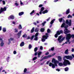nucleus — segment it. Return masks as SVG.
Segmentation results:
<instances>
[{"mask_svg": "<svg viewBox=\"0 0 74 74\" xmlns=\"http://www.w3.org/2000/svg\"><path fill=\"white\" fill-rule=\"evenodd\" d=\"M66 36V39L68 42H70V39L71 38H74V34H72L71 35L70 34H68L65 35Z\"/></svg>", "mask_w": 74, "mask_h": 74, "instance_id": "1", "label": "nucleus"}, {"mask_svg": "<svg viewBox=\"0 0 74 74\" xmlns=\"http://www.w3.org/2000/svg\"><path fill=\"white\" fill-rule=\"evenodd\" d=\"M63 59L64 60V62H63V66H67V65H70V64H71V63L69 60H67L64 59L63 58Z\"/></svg>", "mask_w": 74, "mask_h": 74, "instance_id": "2", "label": "nucleus"}, {"mask_svg": "<svg viewBox=\"0 0 74 74\" xmlns=\"http://www.w3.org/2000/svg\"><path fill=\"white\" fill-rule=\"evenodd\" d=\"M74 58V55L73 54H72L71 56H65L63 57V59L66 58V59H69L70 60H72Z\"/></svg>", "mask_w": 74, "mask_h": 74, "instance_id": "3", "label": "nucleus"}, {"mask_svg": "<svg viewBox=\"0 0 74 74\" xmlns=\"http://www.w3.org/2000/svg\"><path fill=\"white\" fill-rule=\"evenodd\" d=\"M45 35H43L42 37V38L41 39V41L42 42L45 41L46 39H47L49 37L48 34V33H46Z\"/></svg>", "mask_w": 74, "mask_h": 74, "instance_id": "4", "label": "nucleus"}, {"mask_svg": "<svg viewBox=\"0 0 74 74\" xmlns=\"http://www.w3.org/2000/svg\"><path fill=\"white\" fill-rule=\"evenodd\" d=\"M62 37V35H61L60 36L58 37V41H59V42L60 43H61V42H62V41H63V40H64L65 39V38H66V37H64L61 39Z\"/></svg>", "mask_w": 74, "mask_h": 74, "instance_id": "5", "label": "nucleus"}, {"mask_svg": "<svg viewBox=\"0 0 74 74\" xmlns=\"http://www.w3.org/2000/svg\"><path fill=\"white\" fill-rule=\"evenodd\" d=\"M65 23L66 25H68L69 26H71V20H70L69 22L68 20H66L65 21Z\"/></svg>", "mask_w": 74, "mask_h": 74, "instance_id": "6", "label": "nucleus"}, {"mask_svg": "<svg viewBox=\"0 0 74 74\" xmlns=\"http://www.w3.org/2000/svg\"><path fill=\"white\" fill-rule=\"evenodd\" d=\"M52 63H54V64H55V65H56V64H58L59 63V62L58 60H56L55 59V58H53V59L52 60Z\"/></svg>", "mask_w": 74, "mask_h": 74, "instance_id": "7", "label": "nucleus"}, {"mask_svg": "<svg viewBox=\"0 0 74 74\" xmlns=\"http://www.w3.org/2000/svg\"><path fill=\"white\" fill-rule=\"evenodd\" d=\"M56 53H53L51 55H49L47 56H45V58H46V59H48V58H51V57H52V56H55Z\"/></svg>", "mask_w": 74, "mask_h": 74, "instance_id": "8", "label": "nucleus"}, {"mask_svg": "<svg viewBox=\"0 0 74 74\" xmlns=\"http://www.w3.org/2000/svg\"><path fill=\"white\" fill-rule=\"evenodd\" d=\"M64 33L65 34H67V33H70V31L68 30V29H65L64 30Z\"/></svg>", "mask_w": 74, "mask_h": 74, "instance_id": "9", "label": "nucleus"}, {"mask_svg": "<svg viewBox=\"0 0 74 74\" xmlns=\"http://www.w3.org/2000/svg\"><path fill=\"white\" fill-rule=\"evenodd\" d=\"M7 10V8L5 7H4L3 8H1L0 10V14L1 13V12H3V11H6Z\"/></svg>", "mask_w": 74, "mask_h": 74, "instance_id": "10", "label": "nucleus"}, {"mask_svg": "<svg viewBox=\"0 0 74 74\" xmlns=\"http://www.w3.org/2000/svg\"><path fill=\"white\" fill-rule=\"evenodd\" d=\"M0 41L1 42V43L0 46L1 47H3V45H4V42H3V40H2V38H0Z\"/></svg>", "mask_w": 74, "mask_h": 74, "instance_id": "11", "label": "nucleus"}, {"mask_svg": "<svg viewBox=\"0 0 74 74\" xmlns=\"http://www.w3.org/2000/svg\"><path fill=\"white\" fill-rule=\"evenodd\" d=\"M14 16L13 15H10L8 18L9 20L10 19H14Z\"/></svg>", "mask_w": 74, "mask_h": 74, "instance_id": "12", "label": "nucleus"}, {"mask_svg": "<svg viewBox=\"0 0 74 74\" xmlns=\"http://www.w3.org/2000/svg\"><path fill=\"white\" fill-rule=\"evenodd\" d=\"M58 62H61L62 60V58L60 56H58Z\"/></svg>", "mask_w": 74, "mask_h": 74, "instance_id": "13", "label": "nucleus"}, {"mask_svg": "<svg viewBox=\"0 0 74 74\" xmlns=\"http://www.w3.org/2000/svg\"><path fill=\"white\" fill-rule=\"evenodd\" d=\"M56 65H55V64H53L52 65V68H53V69H55V66H56V67H57L58 66V64H56Z\"/></svg>", "mask_w": 74, "mask_h": 74, "instance_id": "14", "label": "nucleus"}, {"mask_svg": "<svg viewBox=\"0 0 74 74\" xmlns=\"http://www.w3.org/2000/svg\"><path fill=\"white\" fill-rule=\"evenodd\" d=\"M42 53V52L41 51H40L38 53V58H40V55H41V54Z\"/></svg>", "mask_w": 74, "mask_h": 74, "instance_id": "15", "label": "nucleus"}, {"mask_svg": "<svg viewBox=\"0 0 74 74\" xmlns=\"http://www.w3.org/2000/svg\"><path fill=\"white\" fill-rule=\"evenodd\" d=\"M65 25H66V24L65 23H63L62 24L61 27L62 28L63 27H64H64H65Z\"/></svg>", "mask_w": 74, "mask_h": 74, "instance_id": "16", "label": "nucleus"}, {"mask_svg": "<svg viewBox=\"0 0 74 74\" xmlns=\"http://www.w3.org/2000/svg\"><path fill=\"white\" fill-rule=\"evenodd\" d=\"M48 11L47 10H45L44 11H43L42 12V14H46V13H48Z\"/></svg>", "mask_w": 74, "mask_h": 74, "instance_id": "17", "label": "nucleus"}, {"mask_svg": "<svg viewBox=\"0 0 74 74\" xmlns=\"http://www.w3.org/2000/svg\"><path fill=\"white\" fill-rule=\"evenodd\" d=\"M25 45V43L23 42H22L20 44V47H23V46Z\"/></svg>", "mask_w": 74, "mask_h": 74, "instance_id": "18", "label": "nucleus"}, {"mask_svg": "<svg viewBox=\"0 0 74 74\" xmlns=\"http://www.w3.org/2000/svg\"><path fill=\"white\" fill-rule=\"evenodd\" d=\"M23 14H24V12H19L18 13V15L19 16H21V15H23Z\"/></svg>", "mask_w": 74, "mask_h": 74, "instance_id": "19", "label": "nucleus"}, {"mask_svg": "<svg viewBox=\"0 0 74 74\" xmlns=\"http://www.w3.org/2000/svg\"><path fill=\"white\" fill-rule=\"evenodd\" d=\"M66 14H68L70 13V9H68V10H66Z\"/></svg>", "mask_w": 74, "mask_h": 74, "instance_id": "20", "label": "nucleus"}, {"mask_svg": "<svg viewBox=\"0 0 74 74\" xmlns=\"http://www.w3.org/2000/svg\"><path fill=\"white\" fill-rule=\"evenodd\" d=\"M22 33V31H20L19 32H18L17 34V35L18 36H21V33Z\"/></svg>", "mask_w": 74, "mask_h": 74, "instance_id": "21", "label": "nucleus"}, {"mask_svg": "<svg viewBox=\"0 0 74 74\" xmlns=\"http://www.w3.org/2000/svg\"><path fill=\"white\" fill-rule=\"evenodd\" d=\"M64 53L65 54H69V49H66L64 52Z\"/></svg>", "mask_w": 74, "mask_h": 74, "instance_id": "22", "label": "nucleus"}, {"mask_svg": "<svg viewBox=\"0 0 74 74\" xmlns=\"http://www.w3.org/2000/svg\"><path fill=\"white\" fill-rule=\"evenodd\" d=\"M34 27H33L31 30V33H33V32H34Z\"/></svg>", "mask_w": 74, "mask_h": 74, "instance_id": "23", "label": "nucleus"}, {"mask_svg": "<svg viewBox=\"0 0 74 74\" xmlns=\"http://www.w3.org/2000/svg\"><path fill=\"white\" fill-rule=\"evenodd\" d=\"M55 20V19H53L50 22V24L51 25H52L53 23H54V21Z\"/></svg>", "mask_w": 74, "mask_h": 74, "instance_id": "24", "label": "nucleus"}, {"mask_svg": "<svg viewBox=\"0 0 74 74\" xmlns=\"http://www.w3.org/2000/svg\"><path fill=\"white\" fill-rule=\"evenodd\" d=\"M58 65L60 66H63V64L62 62H60V63L59 62Z\"/></svg>", "mask_w": 74, "mask_h": 74, "instance_id": "25", "label": "nucleus"}, {"mask_svg": "<svg viewBox=\"0 0 74 74\" xmlns=\"http://www.w3.org/2000/svg\"><path fill=\"white\" fill-rule=\"evenodd\" d=\"M40 31L41 32H44L45 31V29L44 28H42L40 29Z\"/></svg>", "mask_w": 74, "mask_h": 74, "instance_id": "26", "label": "nucleus"}, {"mask_svg": "<svg viewBox=\"0 0 74 74\" xmlns=\"http://www.w3.org/2000/svg\"><path fill=\"white\" fill-rule=\"evenodd\" d=\"M2 30L3 32H6V28H5V27L3 28Z\"/></svg>", "mask_w": 74, "mask_h": 74, "instance_id": "27", "label": "nucleus"}, {"mask_svg": "<svg viewBox=\"0 0 74 74\" xmlns=\"http://www.w3.org/2000/svg\"><path fill=\"white\" fill-rule=\"evenodd\" d=\"M37 50H38V48L37 47H35L34 49V52H37Z\"/></svg>", "mask_w": 74, "mask_h": 74, "instance_id": "28", "label": "nucleus"}, {"mask_svg": "<svg viewBox=\"0 0 74 74\" xmlns=\"http://www.w3.org/2000/svg\"><path fill=\"white\" fill-rule=\"evenodd\" d=\"M64 70L65 71H69V67H66L65 68Z\"/></svg>", "mask_w": 74, "mask_h": 74, "instance_id": "29", "label": "nucleus"}, {"mask_svg": "<svg viewBox=\"0 0 74 74\" xmlns=\"http://www.w3.org/2000/svg\"><path fill=\"white\" fill-rule=\"evenodd\" d=\"M59 21L60 22H62V21H63V18H62L59 19Z\"/></svg>", "mask_w": 74, "mask_h": 74, "instance_id": "30", "label": "nucleus"}, {"mask_svg": "<svg viewBox=\"0 0 74 74\" xmlns=\"http://www.w3.org/2000/svg\"><path fill=\"white\" fill-rule=\"evenodd\" d=\"M38 37H35V38L34 39V40L35 41H37L38 40Z\"/></svg>", "mask_w": 74, "mask_h": 74, "instance_id": "31", "label": "nucleus"}, {"mask_svg": "<svg viewBox=\"0 0 74 74\" xmlns=\"http://www.w3.org/2000/svg\"><path fill=\"white\" fill-rule=\"evenodd\" d=\"M18 28L20 29H22V26L21 25H20L18 27Z\"/></svg>", "mask_w": 74, "mask_h": 74, "instance_id": "32", "label": "nucleus"}, {"mask_svg": "<svg viewBox=\"0 0 74 74\" xmlns=\"http://www.w3.org/2000/svg\"><path fill=\"white\" fill-rule=\"evenodd\" d=\"M35 32H38V29L36 28L34 30Z\"/></svg>", "mask_w": 74, "mask_h": 74, "instance_id": "33", "label": "nucleus"}, {"mask_svg": "<svg viewBox=\"0 0 74 74\" xmlns=\"http://www.w3.org/2000/svg\"><path fill=\"white\" fill-rule=\"evenodd\" d=\"M54 51V47H53L52 48H51V49H49V51Z\"/></svg>", "mask_w": 74, "mask_h": 74, "instance_id": "34", "label": "nucleus"}, {"mask_svg": "<svg viewBox=\"0 0 74 74\" xmlns=\"http://www.w3.org/2000/svg\"><path fill=\"white\" fill-rule=\"evenodd\" d=\"M56 34L59 35H60V31H58L57 32Z\"/></svg>", "mask_w": 74, "mask_h": 74, "instance_id": "35", "label": "nucleus"}, {"mask_svg": "<svg viewBox=\"0 0 74 74\" xmlns=\"http://www.w3.org/2000/svg\"><path fill=\"white\" fill-rule=\"evenodd\" d=\"M23 38H26L27 37V35H26V34L23 35Z\"/></svg>", "mask_w": 74, "mask_h": 74, "instance_id": "36", "label": "nucleus"}, {"mask_svg": "<svg viewBox=\"0 0 74 74\" xmlns=\"http://www.w3.org/2000/svg\"><path fill=\"white\" fill-rule=\"evenodd\" d=\"M34 12H35V11L34 10H33L31 12V13H30V15H32V14H34Z\"/></svg>", "mask_w": 74, "mask_h": 74, "instance_id": "37", "label": "nucleus"}, {"mask_svg": "<svg viewBox=\"0 0 74 74\" xmlns=\"http://www.w3.org/2000/svg\"><path fill=\"white\" fill-rule=\"evenodd\" d=\"M44 7H42L40 9V11H44Z\"/></svg>", "mask_w": 74, "mask_h": 74, "instance_id": "38", "label": "nucleus"}, {"mask_svg": "<svg viewBox=\"0 0 74 74\" xmlns=\"http://www.w3.org/2000/svg\"><path fill=\"white\" fill-rule=\"evenodd\" d=\"M44 59H46V58H45V56L43 58H42V59L41 60H40V62H41V61L43 60Z\"/></svg>", "mask_w": 74, "mask_h": 74, "instance_id": "39", "label": "nucleus"}, {"mask_svg": "<svg viewBox=\"0 0 74 74\" xmlns=\"http://www.w3.org/2000/svg\"><path fill=\"white\" fill-rule=\"evenodd\" d=\"M72 17H73V16H71L70 14L69 15L67 16L68 18H72Z\"/></svg>", "mask_w": 74, "mask_h": 74, "instance_id": "40", "label": "nucleus"}, {"mask_svg": "<svg viewBox=\"0 0 74 74\" xmlns=\"http://www.w3.org/2000/svg\"><path fill=\"white\" fill-rule=\"evenodd\" d=\"M37 57H35L33 58L32 60H35L36 59H37Z\"/></svg>", "mask_w": 74, "mask_h": 74, "instance_id": "41", "label": "nucleus"}, {"mask_svg": "<svg viewBox=\"0 0 74 74\" xmlns=\"http://www.w3.org/2000/svg\"><path fill=\"white\" fill-rule=\"evenodd\" d=\"M34 35H33L31 37V38H30V39L31 40H33V39L34 38Z\"/></svg>", "mask_w": 74, "mask_h": 74, "instance_id": "42", "label": "nucleus"}, {"mask_svg": "<svg viewBox=\"0 0 74 74\" xmlns=\"http://www.w3.org/2000/svg\"><path fill=\"white\" fill-rule=\"evenodd\" d=\"M45 23H47V22L45 21L43 23H42V25L43 26H44V25H45Z\"/></svg>", "mask_w": 74, "mask_h": 74, "instance_id": "43", "label": "nucleus"}, {"mask_svg": "<svg viewBox=\"0 0 74 74\" xmlns=\"http://www.w3.org/2000/svg\"><path fill=\"white\" fill-rule=\"evenodd\" d=\"M27 69L25 68L24 70V73H26V71H27Z\"/></svg>", "mask_w": 74, "mask_h": 74, "instance_id": "44", "label": "nucleus"}, {"mask_svg": "<svg viewBox=\"0 0 74 74\" xmlns=\"http://www.w3.org/2000/svg\"><path fill=\"white\" fill-rule=\"evenodd\" d=\"M53 64V63L51 62L49 63V66H50V67H51V66H52Z\"/></svg>", "mask_w": 74, "mask_h": 74, "instance_id": "45", "label": "nucleus"}, {"mask_svg": "<svg viewBox=\"0 0 74 74\" xmlns=\"http://www.w3.org/2000/svg\"><path fill=\"white\" fill-rule=\"evenodd\" d=\"M32 45H31L30 44H29V49H31V48H32Z\"/></svg>", "mask_w": 74, "mask_h": 74, "instance_id": "46", "label": "nucleus"}, {"mask_svg": "<svg viewBox=\"0 0 74 74\" xmlns=\"http://www.w3.org/2000/svg\"><path fill=\"white\" fill-rule=\"evenodd\" d=\"M14 30H15L14 32L15 33H17V32H18V29H17L16 28L14 29Z\"/></svg>", "mask_w": 74, "mask_h": 74, "instance_id": "47", "label": "nucleus"}, {"mask_svg": "<svg viewBox=\"0 0 74 74\" xmlns=\"http://www.w3.org/2000/svg\"><path fill=\"white\" fill-rule=\"evenodd\" d=\"M51 32V30H50V29H48L47 30V32L48 33H49Z\"/></svg>", "mask_w": 74, "mask_h": 74, "instance_id": "48", "label": "nucleus"}, {"mask_svg": "<svg viewBox=\"0 0 74 74\" xmlns=\"http://www.w3.org/2000/svg\"><path fill=\"white\" fill-rule=\"evenodd\" d=\"M54 36L56 38H57L58 37V35L56 34Z\"/></svg>", "mask_w": 74, "mask_h": 74, "instance_id": "49", "label": "nucleus"}, {"mask_svg": "<svg viewBox=\"0 0 74 74\" xmlns=\"http://www.w3.org/2000/svg\"><path fill=\"white\" fill-rule=\"evenodd\" d=\"M60 34H63V32L62 30H60Z\"/></svg>", "mask_w": 74, "mask_h": 74, "instance_id": "50", "label": "nucleus"}, {"mask_svg": "<svg viewBox=\"0 0 74 74\" xmlns=\"http://www.w3.org/2000/svg\"><path fill=\"white\" fill-rule=\"evenodd\" d=\"M10 40L11 41H13V40H14V38H10Z\"/></svg>", "mask_w": 74, "mask_h": 74, "instance_id": "51", "label": "nucleus"}, {"mask_svg": "<svg viewBox=\"0 0 74 74\" xmlns=\"http://www.w3.org/2000/svg\"><path fill=\"white\" fill-rule=\"evenodd\" d=\"M38 35V33H37L35 35V37H37V36Z\"/></svg>", "mask_w": 74, "mask_h": 74, "instance_id": "52", "label": "nucleus"}, {"mask_svg": "<svg viewBox=\"0 0 74 74\" xmlns=\"http://www.w3.org/2000/svg\"><path fill=\"white\" fill-rule=\"evenodd\" d=\"M69 27V26L68 25H66V26L65 25V29H67V27Z\"/></svg>", "mask_w": 74, "mask_h": 74, "instance_id": "53", "label": "nucleus"}, {"mask_svg": "<svg viewBox=\"0 0 74 74\" xmlns=\"http://www.w3.org/2000/svg\"><path fill=\"white\" fill-rule=\"evenodd\" d=\"M42 49H43V47H42V46H41L40 47V50H42Z\"/></svg>", "mask_w": 74, "mask_h": 74, "instance_id": "54", "label": "nucleus"}, {"mask_svg": "<svg viewBox=\"0 0 74 74\" xmlns=\"http://www.w3.org/2000/svg\"><path fill=\"white\" fill-rule=\"evenodd\" d=\"M10 59V57H8L6 59L7 60L8 62V60Z\"/></svg>", "mask_w": 74, "mask_h": 74, "instance_id": "55", "label": "nucleus"}, {"mask_svg": "<svg viewBox=\"0 0 74 74\" xmlns=\"http://www.w3.org/2000/svg\"><path fill=\"white\" fill-rule=\"evenodd\" d=\"M15 4L16 6H18V4L17 3H15Z\"/></svg>", "mask_w": 74, "mask_h": 74, "instance_id": "56", "label": "nucleus"}, {"mask_svg": "<svg viewBox=\"0 0 74 74\" xmlns=\"http://www.w3.org/2000/svg\"><path fill=\"white\" fill-rule=\"evenodd\" d=\"M2 2L3 3V5H4L5 4V2L4 1H3Z\"/></svg>", "mask_w": 74, "mask_h": 74, "instance_id": "57", "label": "nucleus"}, {"mask_svg": "<svg viewBox=\"0 0 74 74\" xmlns=\"http://www.w3.org/2000/svg\"><path fill=\"white\" fill-rule=\"evenodd\" d=\"M49 54V52H47L45 53V55H48Z\"/></svg>", "mask_w": 74, "mask_h": 74, "instance_id": "58", "label": "nucleus"}, {"mask_svg": "<svg viewBox=\"0 0 74 74\" xmlns=\"http://www.w3.org/2000/svg\"><path fill=\"white\" fill-rule=\"evenodd\" d=\"M13 53L14 54H15L16 53V51H14L13 52Z\"/></svg>", "mask_w": 74, "mask_h": 74, "instance_id": "59", "label": "nucleus"}, {"mask_svg": "<svg viewBox=\"0 0 74 74\" xmlns=\"http://www.w3.org/2000/svg\"><path fill=\"white\" fill-rule=\"evenodd\" d=\"M50 17H49L48 19H47L46 21H49V19H50Z\"/></svg>", "mask_w": 74, "mask_h": 74, "instance_id": "60", "label": "nucleus"}, {"mask_svg": "<svg viewBox=\"0 0 74 74\" xmlns=\"http://www.w3.org/2000/svg\"><path fill=\"white\" fill-rule=\"evenodd\" d=\"M34 55L35 56H37V52H35V53H34Z\"/></svg>", "mask_w": 74, "mask_h": 74, "instance_id": "61", "label": "nucleus"}, {"mask_svg": "<svg viewBox=\"0 0 74 74\" xmlns=\"http://www.w3.org/2000/svg\"><path fill=\"white\" fill-rule=\"evenodd\" d=\"M56 71H60V70L59 69H56Z\"/></svg>", "mask_w": 74, "mask_h": 74, "instance_id": "62", "label": "nucleus"}, {"mask_svg": "<svg viewBox=\"0 0 74 74\" xmlns=\"http://www.w3.org/2000/svg\"><path fill=\"white\" fill-rule=\"evenodd\" d=\"M43 5H40L39 6V7H42Z\"/></svg>", "mask_w": 74, "mask_h": 74, "instance_id": "63", "label": "nucleus"}, {"mask_svg": "<svg viewBox=\"0 0 74 74\" xmlns=\"http://www.w3.org/2000/svg\"><path fill=\"white\" fill-rule=\"evenodd\" d=\"M45 63V62H43L41 63L40 65H41V66H42V65H43V64H44Z\"/></svg>", "mask_w": 74, "mask_h": 74, "instance_id": "64", "label": "nucleus"}]
</instances>
